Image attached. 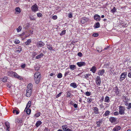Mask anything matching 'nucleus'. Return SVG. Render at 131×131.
<instances>
[{
	"label": "nucleus",
	"instance_id": "1",
	"mask_svg": "<svg viewBox=\"0 0 131 131\" xmlns=\"http://www.w3.org/2000/svg\"><path fill=\"white\" fill-rule=\"evenodd\" d=\"M41 77L40 73L38 71L36 72L34 74V79L36 83L38 84L40 81V78Z\"/></svg>",
	"mask_w": 131,
	"mask_h": 131
},
{
	"label": "nucleus",
	"instance_id": "2",
	"mask_svg": "<svg viewBox=\"0 0 131 131\" xmlns=\"http://www.w3.org/2000/svg\"><path fill=\"white\" fill-rule=\"evenodd\" d=\"M119 113L120 115H124L125 114V107L123 106H120L119 107Z\"/></svg>",
	"mask_w": 131,
	"mask_h": 131
},
{
	"label": "nucleus",
	"instance_id": "3",
	"mask_svg": "<svg viewBox=\"0 0 131 131\" xmlns=\"http://www.w3.org/2000/svg\"><path fill=\"white\" fill-rule=\"evenodd\" d=\"M31 8L32 11L34 12L38 11V7L37 5L36 4H35L32 6Z\"/></svg>",
	"mask_w": 131,
	"mask_h": 131
},
{
	"label": "nucleus",
	"instance_id": "4",
	"mask_svg": "<svg viewBox=\"0 0 131 131\" xmlns=\"http://www.w3.org/2000/svg\"><path fill=\"white\" fill-rule=\"evenodd\" d=\"M96 83L98 86H100L101 83V80L99 76H97L96 78Z\"/></svg>",
	"mask_w": 131,
	"mask_h": 131
},
{
	"label": "nucleus",
	"instance_id": "5",
	"mask_svg": "<svg viewBox=\"0 0 131 131\" xmlns=\"http://www.w3.org/2000/svg\"><path fill=\"white\" fill-rule=\"evenodd\" d=\"M10 73L12 74H13V75L16 78H17L19 80H21L22 79V78L21 76L18 75L16 72H11Z\"/></svg>",
	"mask_w": 131,
	"mask_h": 131
},
{
	"label": "nucleus",
	"instance_id": "6",
	"mask_svg": "<svg viewBox=\"0 0 131 131\" xmlns=\"http://www.w3.org/2000/svg\"><path fill=\"white\" fill-rule=\"evenodd\" d=\"M44 45V43L41 41L38 42L37 43V46L38 47H41Z\"/></svg>",
	"mask_w": 131,
	"mask_h": 131
},
{
	"label": "nucleus",
	"instance_id": "7",
	"mask_svg": "<svg viewBox=\"0 0 131 131\" xmlns=\"http://www.w3.org/2000/svg\"><path fill=\"white\" fill-rule=\"evenodd\" d=\"M94 19L97 21H100L101 20V17L99 15L95 14L94 16Z\"/></svg>",
	"mask_w": 131,
	"mask_h": 131
},
{
	"label": "nucleus",
	"instance_id": "8",
	"mask_svg": "<svg viewBox=\"0 0 131 131\" xmlns=\"http://www.w3.org/2000/svg\"><path fill=\"white\" fill-rule=\"evenodd\" d=\"M62 128L64 131H72V130L67 127L66 125L62 126Z\"/></svg>",
	"mask_w": 131,
	"mask_h": 131
},
{
	"label": "nucleus",
	"instance_id": "9",
	"mask_svg": "<svg viewBox=\"0 0 131 131\" xmlns=\"http://www.w3.org/2000/svg\"><path fill=\"white\" fill-rule=\"evenodd\" d=\"M126 75V74H125V73H123L121 74L120 79L121 81H122L125 79Z\"/></svg>",
	"mask_w": 131,
	"mask_h": 131
},
{
	"label": "nucleus",
	"instance_id": "10",
	"mask_svg": "<svg viewBox=\"0 0 131 131\" xmlns=\"http://www.w3.org/2000/svg\"><path fill=\"white\" fill-rule=\"evenodd\" d=\"M116 118L113 117H111L109 118V121L112 123H115L116 122Z\"/></svg>",
	"mask_w": 131,
	"mask_h": 131
},
{
	"label": "nucleus",
	"instance_id": "11",
	"mask_svg": "<svg viewBox=\"0 0 131 131\" xmlns=\"http://www.w3.org/2000/svg\"><path fill=\"white\" fill-rule=\"evenodd\" d=\"M32 84H28L26 90H29V91H32Z\"/></svg>",
	"mask_w": 131,
	"mask_h": 131
},
{
	"label": "nucleus",
	"instance_id": "12",
	"mask_svg": "<svg viewBox=\"0 0 131 131\" xmlns=\"http://www.w3.org/2000/svg\"><path fill=\"white\" fill-rule=\"evenodd\" d=\"M77 65L79 67L86 65V63L84 62H80L77 63Z\"/></svg>",
	"mask_w": 131,
	"mask_h": 131
},
{
	"label": "nucleus",
	"instance_id": "13",
	"mask_svg": "<svg viewBox=\"0 0 131 131\" xmlns=\"http://www.w3.org/2000/svg\"><path fill=\"white\" fill-rule=\"evenodd\" d=\"M121 128V127L120 126H116L113 128V130L114 131H118L120 130Z\"/></svg>",
	"mask_w": 131,
	"mask_h": 131
},
{
	"label": "nucleus",
	"instance_id": "14",
	"mask_svg": "<svg viewBox=\"0 0 131 131\" xmlns=\"http://www.w3.org/2000/svg\"><path fill=\"white\" fill-rule=\"evenodd\" d=\"M105 72V71L104 69H102V70H100L98 73V74L99 75L102 76L104 73Z\"/></svg>",
	"mask_w": 131,
	"mask_h": 131
},
{
	"label": "nucleus",
	"instance_id": "15",
	"mask_svg": "<svg viewBox=\"0 0 131 131\" xmlns=\"http://www.w3.org/2000/svg\"><path fill=\"white\" fill-rule=\"evenodd\" d=\"M10 124L8 122H6L5 123V125L6 127V130L8 131H9V129L10 128Z\"/></svg>",
	"mask_w": 131,
	"mask_h": 131
},
{
	"label": "nucleus",
	"instance_id": "16",
	"mask_svg": "<svg viewBox=\"0 0 131 131\" xmlns=\"http://www.w3.org/2000/svg\"><path fill=\"white\" fill-rule=\"evenodd\" d=\"M96 69L95 67L93 66L90 69V71H91L93 73H94L96 71Z\"/></svg>",
	"mask_w": 131,
	"mask_h": 131
},
{
	"label": "nucleus",
	"instance_id": "17",
	"mask_svg": "<svg viewBox=\"0 0 131 131\" xmlns=\"http://www.w3.org/2000/svg\"><path fill=\"white\" fill-rule=\"evenodd\" d=\"M94 113L96 114H98L99 113V110L96 107H94Z\"/></svg>",
	"mask_w": 131,
	"mask_h": 131
},
{
	"label": "nucleus",
	"instance_id": "18",
	"mask_svg": "<svg viewBox=\"0 0 131 131\" xmlns=\"http://www.w3.org/2000/svg\"><path fill=\"white\" fill-rule=\"evenodd\" d=\"M32 91H29V90H26V96L27 97H29L30 96Z\"/></svg>",
	"mask_w": 131,
	"mask_h": 131
},
{
	"label": "nucleus",
	"instance_id": "19",
	"mask_svg": "<svg viewBox=\"0 0 131 131\" xmlns=\"http://www.w3.org/2000/svg\"><path fill=\"white\" fill-rule=\"evenodd\" d=\"M88 20V19L87 18L85 17H83L82 18L81 20V22L82 23H84L85 22L87 21Z\"/></svg>",
	"mask_w": 131,
	"mask_h": 131
},
{
	"label": "nucleus",
	"instance_id": "20",
	"mask_svg": "<svg viewBox=\"0 0 131 131\" xmlns=\"http://www.w3.org/2000/svg\"><path fill=\"white\" fill-rule=\"evenodd\" d=\"M91 75V74H86L84 75V78L86 79L87 80L89 79V77Z\"/></svg>",
	"mask_w": 131,
	"mask_h": 131
},
{
	"label": "nucleus",
	"instance_id": "21",
	"mask_svg": "<svg viewBox=\"0 0 131 131\" xmlns=\"http://www.w3.org/2000/svg\"><path fill=\"white\" fill-rule=\"evenodd\" d=\"M25 111L26 112L27 114L29 115L30 113L31 110L28 108H26L25 110Z\"/></svg>",
	"mask_w": 131,
	"mask_h": 131
},
{
	"label": "nucleus",
	"instance_id": "22",
	"mask_svg": "<svg viewBox=\"0 0 131 131\" xmlns=\"http://www.w3.org/2000/svg\"><path fill=\"white\" fill-rule=\"evenodd\" d=\"M70 86L74 88H76L77 87V84L75 83H71L70 84Z\"/></svg>",
	"mask_w": 131,
	"mask_h": 131
},
{
	"label": "nucleus",
	"instance_id": "23",
	"mask_svg": "<svg viewBox=\"0 0 131 131\" xmlns=\"http://www.w3.org/2000/svg\"><path fill=\"white\" fill-rule=\"evenodd\" d=\"M104 101L108 103L110 101L109 97L107 96L105 97L104 100Z\"/></svg>",
	"mask_w": 131,
	"mask_h": 131
},
{
	"label": "nucleus",
	"instance_id": "24",
	"mask_svg": "<svg viewBox=\"0 0 131 131\" xmlns=\"http://www.w3.org/2000/svg\"><path fill=\"white\" fill-rule=\"evenodd\" d=\"M7 77H3L1 78V81L4 82H6L7 81Z\"/></svg>",
	"mask_w": 131,
	"mask_h": 131
},
{
	"label": "nucleus",
	"instance_id": "25",
	"mask_svg": "<svg viewBox=\"0 0 131 131\" xmlns=\"http://www.w3.org/2000/svg\"><path fill=\"white\" fill-rule=\"evenodd\" d=\"M42 123L40 121H38L37 122H36V126L38 127Z\"/></svg>",
	"mask_w": 131,
	"mask_h": 131
},
{
	"label": "nucleus",
	"instance_id": "26",
	"mask_svg": "<svg viewBox=\"0 0 131 131\" xmlns=\"http://www.w3.org/2000/svg\"><path fill=\"white\" fill-rule=\"evenodd\" d=\"M43 55L42 53H41L40 54L37 55L36 57V59H39L42 57Z\"/></svg>",
	"mask_w": 131,
	"mask_h": 131
},
{
	"label": "nucleus",
	"instance_id": "27",
	"mask_svg": "<svg viewBox=\"0 0 131 131\" xmlns=\"http://www.w3.org/2000/svg\"><path fill=\"white\" fill-rule=\"evenodd\" d=\"M15 10L17 12V14H19L21 12L20 8L19 7H17L15 8Z\"/></svg>",
	"mask_w": 131,
	"mask_h": 131
},
{
	"label": "nucleus",
	"instance_id": "28",
	"mask_svg": "<svg viewBox=\"0 0 131 131\" xmlns=\"http://www.w3.org/2000/svg\"><path fill=\"white\" fill-rule=\"evenodd\" d=\"M94 26L95 28H98L100 27V24L99 22H97L95 24Z\"/></svg>",
	"mask_w": 131,
	"mask_h": 131
},
{
	"label": "nucleus",
	"instance_id": "29",
	"mask_svg": "<svg viewBox=\"0 0 131 131\" xmlns=\"http://www.w3.org/2000/svg\"><path fill=\"white\" fill-rule=\"evenodd\" d=\"M30 19V20H35V18L33 16L30 15H29Z\"/></svg>",
	"mask_w": 131,
	"mask_h": 131
},
{
	"label": "nucleus",
	"instance_id": "30",
	"mask_svg": "<svg viewBox=\"0 0 131 131\" xmlns=\"http://www.w3.org/2000/svg\"><path fill=\"white\" fill-rule=\"evenodd\" d=\"M31 102L30 101H29L26 107V108H29L31 105Z\"/></svg>",
	"mask_w": 131,
	"mask_h": 131
},
{
	"label": "nucleus",
	"instance_id": "31",
	"mask_svg": "<svg viewBox=\"0 0 131 131\" xmlns=\"http://www.w3.org/2000/svg\"><path fill=\"white\" fill-rule=\"evenodd\" d=\"M70 69L72 70H74L75 69V66L74 65H71L70 66Z\"/></svg>",
	"mask_w": 131,
	"mask_h": 131
},
{
	"label": "nucleus",
	"instance_id": "32",
	"mask_svg": "<svg viewBox=\"0 0 131 131\" xmlns=\"http://www.w3.org/2000/svg\"><path fill=\"white\" fill-rule=\"evenodd\" d=\"M31 41L30 39H28L26 42H25V44L26 45H28L30 44Z\"/></svg>",
	"mask_w": 131,
	"mask_h": 131
},
{
	"label": "nucleus",
	"instance_id": "33",
	"mask_svg": "<svg viewBox=\"0 0 131 131\" xmlns=\"http://www.w3.org/2000/svg\"><path fill=\"white\" fill-rule=\"evenodd\" d=\"M116 7H113V8L111 10V12L112 13H114L116 12Z\"/></svg>",
	"mask_w": 131,
	"mask_h": 131
},
{
	"label": "nucleus",
	"instance_id": "34",
	"mask_svg": "<svg viewBox=\"0 0 131 131\" xmlns=\"http://www.w3.org/2000/svg\"><path fill=\"white\" fill-rule=\"evenodd\" d=\"M19 111H17L16 110H14L13 111V113H16V115L18 114L19 113Z\"/></svg>",
	"mask_w": 131,
	"mask_h": 131
},
{
	"label": "nucleus",
	"instance_id": "35",
	"mask_svg": "<svg viewBox=\"0 0 131 131\" xmlns=\"http://www.w3.org/2000/svg\"><path fill=\"white\" fill-rule=\"evenodd\" d=\"M110 112L109 111H107L104 114V116L105 115V116L108 115L110 114Z\"/></svg>",
	"mask_w": 131,
	"mask_h": 131
},
{
	"label": "nucleus",
	"instance_id": "36",
	"mask_svg": "<svg viewBox=\"0 0 131 131\" xmlns=\"http://www.w3.org/2000/svg\"><path fill=\"white\" fill-rule=\"evenodd\" d=\"M66 31L65 30H62L61 32L60 33V35L61 36H62L63 35H64L66 33Z\"/></svg>",
	"mask_w": 131,
	"mask_h": 131
},
{
	"label": "nucleus",
	"instance_id": "37",
	"mask_svg": "<svg viewBox=\"0 0 131 131\" xmlns=\"http://www.w3.org/2000/svg\"><path fill=\"white\" fill-rule=\"evenodd\" d=\"M67 97H70V96H71L70 92V91H68L67 92Z\"/></svg>",
	"mask_w": 131,
	"mask_h": 131
},
{
	"label": "nucleus",
	"instance_id": "38",
	"mask_svg": "<svg viewBox=\"0 0 131 131\" xmlns=\"http://www.w3.org/2000/svg\"><path fill=\"white\" fill-rule=\"evenodd\" d=\"M40 112H39L35 114L34 116L36 117H39L40 115Z\"/></svg>",
	"mask_w": 131,
	"mask_h": 131
},
{
	"label": "nucleus",
	"instance_id": "39",
	"mask_svg": "<svg viewBox=\"0 0 131 131\" xmlns=\"http://www.w3.org/2000/svg\"><path fill=\"white\" fill-rule=\"evenodd\" d=\"M21 28L20 26H19L18 27L17 29V30L18 32H20L21 31Z\"/></svg>",
	"mask_w": 131,
	"mask_h": 131
},
{
	"label": "nucleus",
	"instance_id": "40",
	"mask_svg": "<svg viewBox=\"0 0 131 131\" xmlns=\"http://www.w3.org/2000/svg\"><path fill=\"white\" fill-rule=\"evenodd\" d=\"M57 77L59 78H61L62 77V75L61 73H59L57 75Z\"/></svg>",
	"mask_w": 131,
	"mask_h": 131
},
{
	"label": "nucleus",
	"instance_id": "41",
	"mask_svg": "<svg viewBox=\"0 0 131 131\" xmlns=\"http://www.w3.org/2000/svg\"><path fill=\"white\" fill-rule=\"evenodd\" d=\"M101 123V122L100 121H99L96 122V124L97 126L98 127H100V123Z\"/></svg>",
	"mask_w": 131,
	"mask_h": 131
},
{
	"label": "nucleus",
	"instance_id": "42",
	"mask_svg": "<svg viewBox=\"0 0 131 131\" xmlns=\"http://www.w3.org/2000/svg\"><path fill=\"white\" fill-rule=\"evenodd\" d=\"M115 89L116 90L115 92L117 94H118L119 93V91L118 90V88L117 86H116L115 88Z\"/></svg>",
	"mask_w": 131,
	"mask_h": 131
},
{
	"label": "nucleus",
	"instance_id": "43",
	"mask_svg": "<svg viewBox=\"0 0 131 131\" xmlns=\"http://www.w3.org/2000/svg\"><path fill=\"white\" fill-rule=\"evenodd\" d=\"M109 63H105L104 65V67L106 68H108L109 67Z\"/></svg>",
	"mask_w": 131,
	"mask_h": 131
},
{
	"label": "nucleus",
	"instance_id": "44",
	"mask_svg": "<svg viewBox=\"0 0 131 131\" xmlns=\"http://www.w3.org/2000/svg\"><path fill=\"white\" fill-rule=\"evenodd\" d=\"M87 101L88 102L90 103L92 102V100L90 98L88 97L87 99Z\"/></svg>",
	"mask_w": 131,
	"mask_h": 131
},
{
	"label": "nucleus",
	"instance_id": "45",
	"mask_svg": "<svg viewBox=\"0 0 131 131\" xmlns=\"http://www.w3.org/2000/svg\"><path fill=\"white\" fill-rule=\"evenodd\" d=\"M91 94V92H87L85 93V95L87 96H89Z\"/></svg>",
	"mask_w": 131,
	"mask_h": 131
},
{
	"label": "nucleus",
	"instance_id": "46",
	"mask_svg": "<svg viewBox=\"0 0 131 131\" xmlns=\"http://www.w3.org/2000/svg\"><path fill=\"white\" fill-rule=\"evenodd\" d=\"M37 16L38 17H41L42 16V14H41V13H37Z\"/></svg>",
	"mask_w": 131,
	"mask_h": 131
},
{
	"label": "nucleus",
	"instance_id": "47",
	"mask_svg": "<svg viewBox=\"0 0 131 131\" xmlns=\"http://www.w3.org/2000/svg\"><path fill=\"white\" fill-rule=\"evenodd\" d=\"M12 86V85L10 83H8L7 84V86L9 88H10Z\"/></svg>",
	"mask_w": 131,
	"mask_h": 131
},
{
	"label": "nucleus",
	"instance_id": "48",
	"mask_svg": "<svg viewBox=\"0 0 131 131\" xmlns=\"http://www.w3.org/2000/svg\"><path fill=\"white\" fill-rule=\"evenodd\" d=\"M47 48L49 50H51L52 49V47H51L50 45H47Z\"/></svg>",
	"mask_w": 131,
	"mask_h": 131
},
{
	"label": "nucleus",
	"instance_id": "49",
	"mask_svg": "<svg viewBox=\"0 0 131 131\" xmlns=\"http://www.w3.org/2000/svg\"><path fill=\"white\" fill-rule=\"evenodd\" d=\"M62 92H61L59 93L58 94H57L56 96V97L57 98H58V97H59V96H60L61 94H62Z\"/></svg>",
	"mask_w": 131,
	"mask_h": 131
},
{
	"label": "nucleus",
	"instance_id": "50",
	"mask_svg": "<svg viewBox=\"0 0 131 131\" xmlns=\"http://www.w3.org/2000/svg\"><path fill=\"white\" fill-rule=\"evenodd\" d=\"M57 16L56 15L53 16L52 17V18L54 20L56 19H57Z\"/></svg>",
	"mask_w": 131,
	"mask_h": 131
},
{
	"label": "nucleus",
	"instance_id": "51",
	"mask_svg": "<svg viewBox=\"0 0 131 131\" xmlns=\"http://www.w3.org/2000/svg\"><path fill=\"white\" fill-rule=\"evenodd\" d=\"M68 16L69 18H72V14L70 13L68 14Z\"/></svg>",
	"mask_w": 131,
	"mask_h": 131
},
{
	"label": "nucleus",
	"instance_id": "52",
	"mask_svg": "<svg viewBox=\"0 0 131 131\" xmlns=\"http://www.w3.org/2000/svg\"><path fill=\"white\" fill-rule=\"evenodd\" d=\"M131 108V103H130L129 104L127 108V109L129 110Z\"/></svg>",
	"mask_w": 131,
	"mask_h": 131
},
{
	"label": "nucleus",
	"instance_id": "53",
	"mask_svg": "<svg viewBox=\"0 0 131 131\" xmlns=\"http://www.w3.org/2000/svg\"><path fill=\"white\" fill-rule=\"evenodd\" d=\"M98 34L97 33H94L93 35V36L94 37H97L98 36Z\"/></svg>",
	"mask_w": 131,
	"mask_h": 131
},
{
	"label": "nucleus",
	"instance_id": "54",
	"mask_svg": "<svg viewBox=\"0 0 131 131\" xmlns=\"http://www.w3.org/2000/svg\"><path fill=\"white\" fill-rule=\"evenodd\" d=\"M119 112H115L114 113V114L115 116H117L119 114Z\"/></svg>",
	"mask_w": 131,
	"mask_h": 131
},
{
	"label": "nucleus",
	"instance_id": "55",
	"mask_svg": "<svg viewBox=\"0 0 131 131\" xmlns=\"http://www.w3.org/2000/svg\"><path fill=\"white\" fill-rule=\"evenodd\" d=\"M78 56H80V57L82 56L83 55L82 54L81 52H79L78 54Z\"/></svg>",
	"mask_w": 131,
	"mask_h": 131
},
{
	"label": "nucleus",
	"instance_id": "56",
	"mask_svg": "<svg viewBox=\"0 0 131 131\" xmlns=\"http://www.w3.org/2000/svg\"><path fill=\"white\" fill-rule=\"evenodd\" d=\"M20 41L18 40H16L15 41V43L16 44H18L19 43Z\"/></svg>",
	"mask_w": 131,
	"mask_h": 131
},
{
	"label": "nucleus",
	"instance_id": "57",
	"mask_svg": "<svg viewBox=\"0 0 131 131\" xmlns=\"http://www.w3.org/2000/svg\"><path fill=\"white\" fill-rule=\"evenodd\" d=\"M26 67V64H24L21 66V67L23 68H24Z\"/></svg>",
	"mask_w": 131,
	"mask_h": 131
},
{
	"label": "nucleus",
	"instance_id": "58",
	"mask_svg": "<svg viewBox=\"0 0 131 131\" xmlns=\"http://www.w3.org/2000/svg\"><path fill=\"white\" fill-rule=\"evenodd\" d=\"M128 76L129 77L131 78V72L128 73Z\"/></svg>",
	"mask_w": 131,
	"mask_h": 131
},
{
	"label": "nucleus",
	"instance_id": "59",
	"mask_svg": "<svg viewBox=\"0 0 131 131\" xmlns=\"http://www.w3.org/2000/svg\"><path fill=\"white\" fill-rule=\"evenodd\" d=\"M100 106L101 107V108H103L104 107V106L102 104H101L100 105Z\"/></svg>",
	"mask_w": 131,
	"mask_h": 131
},
{
	"label": "nucleus",
	"instance_id": "60",
	"mask_svg": "<svg viewBox=\"0 0 131 131\" xmlns=\"http://www.w3.org/2000/svg\"><path fill=\"white\" fill-rule=\"evenodd\" d=\"M73 106L75 108H76L78 107L77 105L76 104H74Z\"/></svg>",
	"mask_w": 131,
	"mask_h": 131
},
{
	"label": "nucleus",
	"instance_id": "61",
	"mask_svg": "<svg viewBox=\"0 0 131 131\" xmlns=\"http://www.w3.org/2000/svg\"><path fill=\"white\" fill-rule=\"evenodd\" d=\"M125 102V104L126 106H127L128 105V103L126 101H124Z\"/></svg>",
	"mask_w": 131,
	"mask_h": 131
},
{
	"label": "nucleus",
	"instance_id": "62",
	"mask_svg": "<svg viewBox=\"0 0 131 131\" xmlns=\"http://www.w3.org/2000/svg\"><path fill=\"white\" fill-rule=\"evenodd\" d=\"M21 51V49H20L19 50H16V52L18 53H19Z\"/></svg>",
	"mask_w": 131,
	"mask_h": 131
},
{
	"label": "nucleus",
	"instance_id": "63",
	"mask_svg": "<svg viewBox=\"0 0 131 131\" xmlns=\"http://www.w3.org/2000/svg\"><path fill=\"white\" fill-rule=\"evenodd\" d=\"M44 131H49V129L47 128H45V129L44 130Z\"/></svg>",
	"mask_w": 131,
	"mask_h": 131
},
{
	"label": "nucleus",
	"instance_id": "64",
	"mask_svg": "<svg viewBox=\"0 0 131 131\" xmlns=\"http://www.w3.org/2000/svg\"><path fill=\"white\" fill-rule=\"evenodd\" d=\"M18 122L19 123H21L22 122V120L20 119H18Z\"/></svg>",
	"mask_w": 131,
	"mask_h": 131
}]
</instances>
